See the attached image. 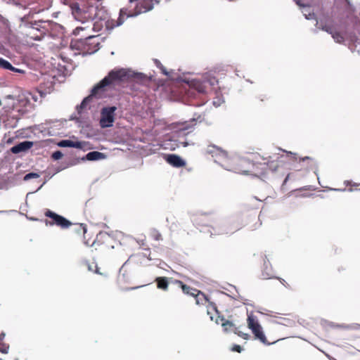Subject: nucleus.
Listing matches in <instances>:
<instances>
[{
	"mask_svg": "<svg viewBox=\"0 0 360 360\" xmlns=\"http://www.w3.org/2000/svg\"><path fill=\"white\" fill-rule=\"evenodd\" d=\"M183 81L188 86V96L199 97L202 100L200 103L193 104L198 106L202 105L207 102V100L202 97L207 93L210 87L214 86L218 83L217 78L209 73H205L200 78L184 79Z\"/></svg>",
	"mask_w": 360,
	"mask_h": 360,
	"instance_id": "nucleus-3",
	"label": "nucleus"
},
{
	"mask_svg": "<svg viewBox=\"0 0 360 360\" xmlns=\"http://www.w3.org/2000/svg\"><path fill=\"white\" fill-rule=\"evenodd\" d=\"M214 158V161L220 165L223 168L228 171H232L236 173L243 172L236 165L239 159L237 157H229L227 153L215 146H211L207 150Z\"/></svg>",
	"mask_w": 360,
	"mask_h": 360,
	"instance_id": "nucleus-7",
	"label": "nucleus"
},
{
	"mask_svg": "<svg viewBox=\"0 0 360 360\" xmlns=\"http://www.w3.org/2000/svg\"><path fill=\"white\" fill-rule=\"evenodd\" d=\"M39 177V174L34 172H30L25 175L23 180L24 181H28L31 179H37Z\"/></svg>",
	"mask_w": 360,
	"mask_h": 360,
	"instance_id": "nucleus-29",
	"label": "nucleus"
},
{
	"mask_svg": "<svg viewBox=\"0 0 360 360\" xmlns=\"http://www.w3.org/2000/svg\"><path fill=\"white\" fill-rule=\"evenodd\" d=\"M9 346L4 343L0 345V352L4 354H7L8 352Z\"/></svg>",
	"mask_w": 360,
	"mask_h": 360,
	"instance_id": "nucleus-32",
	"label": "nucleus"
},
{
	"mask_svg": "<svg viewBox=\"0 0 360 360\" xmlns=\"http://www.w3.org/2000/svg\"><path fill=\"white\" fill-rule=\"evenodd\" d=\"M294 1L297 5L303 7L302 13L306 19L311 20L314 18V13L310 11V8L306 4L301 3L300 0Z\"/></svg>",
	"mask_w": 360,
	"mask_h": 360,
	"instance_id": "nucleus-21",
	"label": "nucleus"
},
{
	"mask_svg": "<svg viewBox=\"0 0 360 360\" xmlns=\"http://www.w3.org/2000/svg\"><path fill=\"white\" fill-rule=\"evenodd\" d=\"M150 236L155 240H161L162 238V235L160 234V233L155 230V229H153L151 230L150 231Z\"/></svg>",
	"mask_w": 360,
	"mask_h": 360,
	"instance_id": "nucleus-27",
	"label": "nucleus"
},
{
	"mask_svg": "<svg viewBox=\"0 0 360 360\" xmlns=\"http://www.w3.org/2000/svg\"><path fill=\"white\" fill-rule=\"evenodd\" d=\"M155 281L157 282L158 288L162 289L164 290L167 289V288H168V281H167V278H165V277H158V278H156Z\"/></svg>",
	"mask_w": 360,
	"mask_h": 360,
	"instance_id": "nucleus-25",
	"label": "nucleus"
},
{
	"mask_svg": "<svg viewBox=\"0 0 360 360\" xmlns=\"http://www.w3.org/2000/svg\"><path fill=\"white\" fill-rule=\"evenodd\" d=\"M2 212H4V211H0V213H2Z\"/></svg>",
	"mask_w": 360,
	"mask_h": 360,
	"instance_id": "nucleus-54",
	"label": "nucleus"
},
{
	"mask_svg": "<svg viewBox=\"0 0 360 360\" xmlns=\"http://www.w3.org/2000/svg\"><path fill=\"white\" fill-rule=\"evenodd\" d=\"M345 1H346L348 4H349V0H345Z\"/></svg>",
	"mask_w": 360,
	"mask_h": 360,
	"instance_id": "nucleus-52",
	"label": "nucleus"
},
{
	"mask_svg": "<svg viewBox=\"0 0 360 360\" xmlns=\"http://www.w3.org/2000/svg\"><path fill=\"white\" fill-rule=\"evenodd\" d=\"M309 159H310V158H309V157L306 156V157L303 158L302 159V161H305L306 160H309Z\"/></svg>",
	"mask_w": 360,
	"mask_h": 360,
	"instance_id": "nucleus-43",
	"label": "nucleus"
},
{
	"mask_svg": "<svg viewBox=\"0 0 360 360\" xmlns=\"http://www.w3.org/2000/svg\"><path fill=\"white\" fill-rule=\"evenodd\" d=\"M262 276H263L264 279H269V278H275V276H274L273 271H272L271 266H269V265L266 261L264 262ZM276 278L278 279L281 281V283L285 285V281L284 279L281 278H277V277H276Z\"/></svg>",
	"mask_w": 360,
	"mask_h": 360,
	"instance_id": "nucleus-17",
	"label": "nucleus"
},
{
	"mask_svg": "<svg viewBox=\"0 0 360 360\" xmlns=\"http://www.w3.org/2000/svg\"><path fill=\"white\" fill-rule=\"evenodd\" d=\"M248 328L252 330L255 338L259 339L262 343L269 345L267 342L266 336L262 330L261 325L258 322L257 318L253 315L252 312L248 314Z\"/></svg>",
	"mask_w": 360,
	"mask_h": 360,
	"instance_id": "nucleus-10",
	"label": "nucleus"
},
{
	"mask_svg": "<svg viewBox=\"0 0 360 360\" xmlns=\"http://www.w3.org/2000/svg\"><path fill=\"white\" fill-rule=\"evenodd\" d=\"M5 335H6V334H5L4 332H2V333L0 334V341L3 340L4 339Z\"/></svg>",
	"mask_w": 360,
	"mask_h": 360,
	"instance_id": "nucleus-41",
	"label": "nucleus"
},
{
	"mask_svg": "<svg viewBox=\"0 0 360 360\" xmlns=\"http://www.w3.org/2000/svg\"><path fill=\"white\" fill-rule=\"evenodd\" d=\"M84 38L72 39L70 48L76 51L74 55H91L100 49L101 37L99 35H86Z\"/></svg>",
	"mask_w": 360,
	"mask_h": 360,
	"instance_id": "nucleus-5",
	"label": "nucleus"
},
{
	"mask_svg": "<svg viewBox=\"0 0 360 360\" xmlns=\"http://www.w3.org/2000/svg\"><path fill=\"white\" fill-rule=\"evenodd\" d=\"M194 297L195 298V302L197 304H204V303L208 301V299L205 295L198 290H197Z\"/></svg>",
	"mask_w": 360,
	"mask_h": 360,
	"instance_id": "nucleus-23",
	"label": "nucleus"
},
{
	"mask_svg": "<svg viewBox=\"0 0 360 360\" xmlns=\"http://www.w3.org/2000/svg\"><path fill=\"white\" fill-rule=\"evenodd\" d=\"M233 333L245 340H248L249 338L248 333L240 331L238 328H234Z\"/></svg>",
	"mask_w": 360,
	"mask_h": 360,
	"instance_id": "nucleus-30",
	"label": "nucleus"
},
{
	"mask_svg": "<svg viewBox=\"0 0 360 360\" xmlns=\"http://www.w3.org/2000/svg\"><path fill=\"white\" fill-rule=\"evenodd\" d=\"M47 91L44 90L37 89L33 92H27L25 95V99L29 104L35 102H41V99L47 95Z\"/></svg>",
	"mask_w": 360,
	"mask_h": 360,
	"instance_id": "nucleus-13",
	"label": "nucleus"
},
{
	"mask_svg": "<svg viewBox=\"0 0 360 360\" xmlns=\"http://www.w3.org/2000/svg\"><path fill=\"white\" fill-rule=\"evenodd\" d=\"M337 327H340V328H345V326H340V325H337Z\"/></svg>",
	"mask_w": 360,
	"mask_h": 360,
	"instance_id": "nucleus-48",
	"label": "nucleus"
},
{
	"mask_svg": "<svg viewBox=\"0 0 360 360\" xmlns=\"http://www.w3.org/2000/svg\"><path fill=\"white\" fill-rule=\"evenodd\" d=\"M106 158V155L98 151H91L88 153L85 157L82 158V160H89V161H96L99 160H103Z\"/></svg>",
	"mask_w": 360,
	"mask_h": 360,
	"instance_id": "nucleus-19",
	"label": "nucleus"
},
{
	"mask_svg": "<svg viewBox=\"0 0 360 360\" xmlns=\"http://www.w3.org/2000/svg\"><path fill=\"white\" fill-rule=\"evenodd\" d=\"M27 8L29 13L25 14L20 18L21 23L25 27H28L31 29L30 34L31 38L35 41H40L42 39L44 35H46L51 28L53 22L51 20H38L31 21L30 18H32L35 13H39L43 11L44 7L37 6L34 3H30L27 4Z\"/></svg>",
	"mask_w": 360,
	"mask_h": 360,
	"instance_id": "nucleus-2",
	"label": "nucleus"
},
{
	"mask_svg": "<svg viewBox=\"0 0 360 360\" xmlns=\"http://www.w3.org/2000/svg\"><path fill=\"white\" fill-rule=\"evenodd\" d=\"M333 190L334 191H345V189H335V188H334Z\"/></svg>",
	"mask_w": 360,
	"mask_h": 360,
	"instance_id": "nucleus-46",
	"label": "nucleus"
},
{
	"mask_svg": "<svg viewBox=\"0 0 360 360\" xmlns=\"http://www.w3.org/2000/svg\"><path fill=\"white\" fill-rule=\"evenodd\" d=\"M195 119H192L191 122H185L184 123L178 124V129L177 134L179 136H184L189 134L192 130L193 127L194 125L193 122H195Z\"/></svg>",
	"mask_w": 360,
	"mask_h": 360,
	"instance_id": "nucleus-14",
	"label": "nucleus"
},
{
	"mask_svg": "<svg viewBox=\"0 0 360 360\" xmlns=\"http://www.w3.org/2000/svg\"><path fill=\"white\" fill-rule=\"evenodd\" d=\"M130 4H136V11L123 8L120 11L119 18L117 20L116 26L122 25L124 20L129 17H135L141 13H145L153 9L154 4H158L160 0H129Z\"/></svg>",
	"mask_w": 360,
	"mask_h": 360,
	"instance_id": "nucleus-6",
	"label": "nucleus"
},
{
	"mask_svg": "<svg viewBox=\"0 0 360 360\" xmlns=\"http://www.w3.org/2000/svg\"><path fill=\"white\" fill-rule=\"evenodd\" d=\"M165 160L170 165L175 167H181L186 165V162L180 156L175 154L167 155Z\"/></svg>",
	"mask_w": 360,
	"mask_h": 360,
	"instance_id": "nucleus-16",
	"label": "nucleus"
},
{
	"mask_svg": "<svg viewBox=\"0 0 360 360\" xmlns=\"http://www.w3.org/2000/svg\"><path fill=\"white\" fill-rule=\"evenodd\" d=\"M144 256L146 257L149 260H151V258L150 257V251L149 250H147V252H145Z\"/></svg>",
	"mask_w": 360,
	"mask_h": 360,
	"instance_id": "nucleus-39",
	"label": "nucleus"
},
{
	"mask_svg": "<svg viewBox=\"0 0 360 360\" xmlns=\"http://www.w3.org/2000/svg\"><path fill=\"white\" fill-rule=\"evenodd\" d=\"M193 220L198 226H210L208 232L210 233V236L231 233L242 226L240 223L227 226L215 216L207 214H200L199 217Z\"/></svg>",
	"mask_w": 360,
	"mask_h": 360,
	"instance_id": "nucleus-4",
	"label": "nucleus"
},
{
	"mask_svg": "<svg viewBox=\"0 0 360 360\" xmlns=\"http://www.w3.org/2000/svg\"><path fill=\"white\" fill-rule=\"evenodd\" d=\"M96 269L95 272H96V274H100V273H99V271H98V266H97L96 265Z\"/></svg>",
	"mask_w": 360,
	"mask_h": 360,
	"instance_id": "nucleus-45",
	"label": "nucleus"
},
{
	"mask_svg": "<svg viewBox=\"0 0 360 360\" xmlns=\"http://www.w3.org/2000/svg\"><path fill=\"white\" fill-rule=\"evenodd\" d=\"M345 184H346L347 186H348V185H352V184H351V182H350L349 181H345Z\"/></svg>",
	"mask_w": 360,
	"mask_h": 360,
	"instance_id": "nucleus-44",
	"label": "nucleus"
},
{
	"mask_svg": "<svg viewBox=\"0 0 360 360\" xmlns=\"http://www.w3.org/2000/svg\"><path fill=\"white\" fill-rule=\"evenodd\" d=\"M354 46L356 51L359 53L360 52V39H357L354 42Z\"/></svg>",
	"mask_w": 360,
	"mask_h": 360,
	"instance_id": "nucleus-36",
	"label": "nucleus"
},
{
	"mask_svg": "<svg viewBox=\"0 0 360 360\" xmlns=\"http://www.w3.org/2000/svg\"><path fill=\"white\" fill-rule=\"evenodd\" d=\"M139 288V287H134V288H131V290H134V289H136V288Z\"/></svg>",
	"mask_w": 360,
	"mask_h": 360,
	"instance_id": "nucleus-51",
	"label": "nucleus"
},
{
	"mask_svg": "<svg viewBox=\"0 0 360 360\" xmlns=\"http://www.w3.org/2000/svg\"><path fill=\"white\" fill-rule=\"evenodd\" d=\"M176 283L179 285L184 293L186 295H189L194 297L195 292H197L196 289L192 288L190 286L184 284V283L181 281H176Z\"/></svg>",
	"mask_w": 360,
	"mask_h": 360,
	"instance_id": "nucleus-22",
	"label": "nucleus"
},
{
	"mask_svg": "<svg viewBox=\"0 0 360 360\" xmlns=\"http://www.w3.org/2000/svg\"><path fill=\"white\" fill-rule=\"evenodd\" d=\"M213 105L218 107L220 105V102L219 101H213Z\"/></svg>",
	"mask_w": 360,
	"mask_h": 360,
	"instance_id": "nucleus-42",
	"label": "nucleus"
},
{
	"mask_svg": "<svg viewBox=\"0 0 360 360\" xmlns=\"http://www.w3.org/2000/svg\"><path fill=\"white\" fill-rule=\"evenodd\" d=\"M316 26L317 29L330 34L335 42L340 44L344 41L345 37L343 34L339 31L338 27L335 26L330 20H316Z\"/></svg>",
	"mask_w": 360,
	"mask_h": 360,
	"instance_id": "nucleus-9",
	"label": "nucleus"
},
{
	"mask_svg": "<svg viewBox=\"0 0 360 360\" xmlns=\"http://www.w3.org/2000/svg\"><path fill=\"white\" fill-rule=\"evenodd\" d=\"M191 143H190L189 142L186 141H179V143L176 144V146L177 147H179V146H183V147H186L189 145H191Z\"/></svg>",
	"mask_w": 360,
	"mask_h": 360,
	"instance_id": "nucleus-33",
	"label": "nucleus"
},
{
	"mask_svg": "<svg viewBox=\"0 0 360 360\" xmlns=\"http://www.w3.org/2000/svg\"><path fill=\"white\" fill-rule=\"evenodd\" d=\"M79 228H81L83 230V233H85L86 232V226L84 224H79Z\"/></svg>",
	"mask_w": 360,
	"mask_h": 360,
	"instance_id": "nucleus-38",
	"label": "nucleus"
},
{
	"mask_svg": "<svg viewBox=\"0 0 360 360\" xmlns=\"http://www.w3.org/2000/svg\"><path fill=\"white\" fill-rule=\"evenodd\" d=\"M63 156V153L60 151V150H56L55 152H53L51 155V158L55 160H58L59 159H60Z\"/></svg>",
	"mask_w": 360,
	"mask_h": 360,
	"instance_id": "nucleus-31",
	"label": "nucleus"
},
{
	"mask_svg": "<svg viewBox=\"0 0 360 360\" xmlns=\"http://www.w3.org/2000/svg\"><path fill=\"white\" fill-rule=\"evenodd\" d=\"M283 157V155H281V157H276V159L282 158ZM264 165H266V167L272 172L276 171L277 168L278 167L277 160L274 159L272 160H269L267 162H264Z\"/></svg>",
	"mask_w": 360,
	"mask_h": 360,
	"instance_id": "nucleus-24",
	"label": "nucleus"
},
{
	"mask_svg": "<svg viewBox=\"0 0 360 360\" xmlns=\"http://www.w3.org/2000/svg\"><path fill=\"white\" fill-rule=\"evenodd\" d=\"M219 320L222 321L221 326L226 333L233 332L234 328H236L232 322L224 320V317L220 316H218L215 321L217 324L219 323Z\"/></svg>",
	"mask_w": 360,
	"mask_h": 360,
	"instance_id": "nucleus-20",
	"label": "nucleus"
},
{
	"mask_svg": "<svg viewBox=\"0 0 360 360\" xmlns=\"http://www.w3.org/2000/svg\"><path fill=\"white\" fill-rule=\"evenodd\" d=\"M44 184H45V182H44L41 185H40V187L38 188V190L40 189Z\"/></svg>",
	"mask_w": 360,
	"mask_h": 360,
	"instance_id": "nucleus-50",
	"label": "nucleus"
},
{
	"mask_svg": "<svg viewBox=\"0 0 360 360\" xmlns=\"http://www.w3.org/2000/svg\"><path fill=\"white\" fill-rule=\"evenodd\" d=\"M87 27H88V26L77 27V28L75 29V30L73 31V33H74V34H79L80 31H83V30H86Z\"/></svg>",
	"mask_w": 360,
	"mask_h": 360,
	"instance_id": "nucleus-34",
	"label": "nucleus"
},
{
	"mask_svg": "<svg viewBox=\"0 0 360 360\" xmlns=\"http://www.w3.org/2000/svg\"><path fill=\"white\" fill-rule=\"evenodd\" d=\"M233 352H241L243 350L242 347L240 345H234L231 349Z\"/></svg>",
	"mask_w": 360,
	"mask_h": 360,
	"instance_id": "nucleus-35",
	"label": "nucleus"
},
{
	"mask_svg": "<svg viewBox=\"0 0 360 360\" xmlns=\"http://www.w3.org/2000/svg\"><path fill=\"white\" fill-rule=\"evenodd\" d=\"M33 146V143L30 141H24L20 142L11 148V151L13 154H18L22 152H25Z\"/></svg>",
	"mask_w": 360,
	"mask_h": 360,
	"instance_id": "nucleus-15",
	"label": "nucleus"
},
{
	"mask_svg": "<svg viewBox=\"0 0 360 360\" xmlns=\"http://www.w3.org/2000/svg\"><path fill=\"white\" fill-rule=\"evenodd\" d=\"M154 62L156 66L161 70L162 74H164L165 75H169V72L167 71L166 68L162 65L160 60H158V59H155Z\"/></svg>",
	"mask_w": 360,
	"mask_h": 360,
	"instance_id": "nucleus-28",
	"label": "nucleus"
},
{
	"mask_svg": "<svg viewBox=\"0 0 360 360\" xmlns=\"http://www.w3.org/2000/svg\"><path fill=\"white\" fill-rule=\"evenodd\" d=\"M130 78H134L135 80L143 83L148 81V77L141 72H135L124 68L112 70L108 75L94 86L90 95L84 98L80 105L77 106L78 112L80 113L82 110L86 108L93 97L96 98H103L108 90L115 88L116 85Z\"/></svg>",
	"mask_w": 360,
	"mask_h": 360,
	"instance_id": "nucleus-1",
	"label": "nucleus"
},
{
	"mask_svg": "<svg viewBox=\"0 0 360 360\" xmlns=\"http://www.w3.org/2000/svg\"><path fill=\"white\" fill-rule=\"evenodd\" d=\"M288 177H289V176L288 175V176H286V178H285V181H284V183H285V182L288 181Z\"/></svg>",
	"mask_w": 360,
	"mask_h": 360,
	"instance_id": "nucleus-47",
	"label": "nucleus"
},
{
	"mask_svg": "<svg viewBox=\"0 0 360 360\" xmlns=\"http://www.w3.org/2000/svg\"><path fill=\"white\" fill-rule=\"evenodd\" d=\"M289 153V154H290V155H295V154H292V153H290H290Z\"/></svg>",
	"mask_w": 360,
	"mask_h": 360,
	"instance_id": "nucleus-53",
	"label": "nucleus"
},
{
	"mask_svg": "<svg viewBox=\"0 0 360 360\" xmlns=\"http://www.w3.org/2000/svg\"><path fill=\"white\" fill-rule=\"evenodd\" d=\"M116 110L117 107L115 106L103 107L101 110L99 124L101 128L104 129L112 127L115 122Z\"/></svg>",
	"mask_w": 360,
	"mask_h": 360,
	"instance_id": "nucleus-11",
	"label": "nucleus"
},
{
	"mask_svg": "<svg viewBox=\"0 0 360 360\" xmlns=\"http://www.w3.org/2000/svg\"><path fill=\"white\" fill-rule=\"evenodd\" d=\"M88 269H89V271H91V270H92L91 265H89V266H88Z\"/></svg>",
	"mask_w": 360,
	"mask_h": 360,
	"instance_id": "nucleus-49",
	"label": "nucleus"
},
{
	"mask_svg": "<svg viewBox=\"0 0 360 360\" xmlns=\"http://www.w3.org/2000/svg\"><path fill=\"white\" fill-rule=\"evenodd\" d=\"M210 304L212 306L213 310H214L217 313H218V311L217 309V307L215 306V304L212 302H210Z\"/></svg>",
	"mask_w": 360,
	"mask_h": 360,
	"instance_id": "nucleus-40",
	"label": "nucleus"
},
{
	"mask_svg": "<svg viewBox=\"0 0 360 360\" xmlns=\"http://www.w3.org/2000/svg\"><path fill=\"white\" fill-rule=\"evenodd\" d=\"M58 146L63 148H82L83 143L81 141H73L68 139L62 140L58 142Z\"/></svg>",
	"mask_w": 360,
	"mask_h": 360,
	"instance_id": "nucleus-18",
	"label": "nucleus"
},
{
	"mask_svg": "<svg viewBox=\"0 0 360 360\" xmlns=\"http://www.w3.org/2000/svg\"><path fill=\"white\" fill-rule=\"evenodd\" d=\"M72 14L74 18L82 23H90L94 26L92 20L96 17L97 8L94 6L80 5L74 3L70 6Z\"/></svg>",
	"mask_w": 360,
	"mask_h": 360,
	"instance_id": "nucleus-8",
	"label": "nucleus"
},
{
	"mask_svg": "<svg viewBox=\"0 0 360 360\" xmlns=\"http://www.w3.org/2000/svg\"><path fill=\"white\" fill-rule=\"evenodd\" d=\"M9 70L13 71V72H19V73H23L24 72V70H22L21 69L16 68L13 67V65H12V68L9 69Z\"/></svg>",
	"mask_w": 360,
	"mask_h": 360,
	"instance_id": "nucleus-37",
	"label": "nucleus"
},
{
	"mask_svg": "<svg viewBox=\"0 0 360 360\" xmlns=\"http://www.w3.org/2000/svg\"><path fill=\"white\" fill-rule=\"evenodd\" d=\"M45 214L46 217L52 219L55 224L63 229L68 228L71 225V222L69 220L52 211L48 210Z\"/></svg>",
	"mask_w": 360,
	"mask_h": 360,
	"instance_id": "nucleus-12",
	"label": "nucleus"
},
{
	"mask_svg": "<svg viewBox=\"0 0 360 360\" xmlns=\"http://www.w3.org/2000/svg\"><path fill=\"white\" fill-rule=\"evenodd\" d=\"M0 68L4 70H9L12 68V65L8 60L0 58Z\"/></svg>",
	"mask_w": 360,
	"mask_h": 360,
	"instance_id": "nucleus-26",
	"label": "nucleus"
}]
</instances>
